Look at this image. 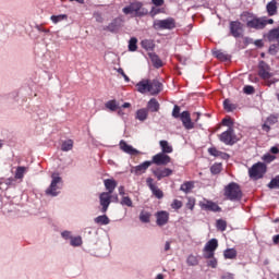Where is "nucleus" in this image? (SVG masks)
Returning <instances> with one entry per match:
<instances>
[{
    "instance_id": "f257e3e1",
    "label": "nucleus",
    "mask_w": 279,
    "mask_h": 279,
    "mask_svg": "<svg viewBox=\"0 0 279 279\" xmlns=\"http://www.w3.org/2000/svg\"><path fill=\"white\" fill-rule=\"evenodd\" d=\"M223 195L230 202H241L243 199V191H241V185L235 182L229 183L225 186Z\"/></svg>"
},
{
    "instance_id": "f03ea898",
    "label": "nucleus",
    "mask_w": 279,
    "mask_h": 279,
    "mask_svg": "<svg viewBox=\"0 0 279 279\" xmlns=\"http://www.w3.org/2000/svg\"><path fill=\"white\" fill-rule=\"evenodd\" d=\"M123 14H133L134 17L141 19L143 16H147L149 11L143 8V2L134 1L131 2L129 5L122 9Z\"/></svg>"
},
{
    "instance_id": "7ed1b4c3",
    "label": "nucleus",
    "mask_w": 279,
    "mask_h": 279,
    "mask_svg": "<svg viewBox=\"0 0 279 279\" xmlns=\"http://www.w3.org/2000/svg\"><path fill=\"white\" fill-rule=\"evenodd\" d=\"M246 16V27L248 29H265V17H257L251 13H244Z\"/></svg>"
},
{
    "instance_id": "20e7f679",
    "label": "nucleus",
    "mask_w": 279,
    "mask_h": 279,
    "mask_svg": "<svg viewBox=\"0 0 279 279\" xmlns=\"http://www.w3.org/2000/svg\"><path fill=\"white\" fill-rule=\"evenodd\" d=\"M218 138L225 145L232 146L235 145V143H239V137H236V134L234 133V128L232 126H229L227 131L218 135Z\"/></svg>"
},
{
    "instance_id": "39448f33",
    "label": "nucleus",
    "mask_w": 279,
    "mask_h": 279,
    "mask_svg": "<svg viewBox=\"0 0 279 279\" xmlns=\"http://www.w3.org/2000/svg\"><path fill=\"white\" fill-rule=\"evenodd\" d=\"M267 173V166L264 162H257L248 170V175L252 180H260Z\"/></svg>"
},
{
    "instance_id": "423d86ee",
    "label": "nucleus",
    "mask_w": 279,
    "mask_h": 279,
    "mask_svg": "<svg viewBox=\"0 0 279 279\" xmlns=\"http://www.w3.org/2000/svg\"><path fill=\"white\" fill-rule=\"evenodd\" d=\"M52 181L50 183V186L46 190V195H50L51 197H57L60 193V183L62 182V178H60L58 174L53 173L51 175Z\"/></svg>"
},
{
    "instance_id": "0eeeda50",
    "label": "nucleus",
    "mask_w": 279,
    "mask_h": 279,
    "mask_svg": "<svg viewBox=\"0 0 279 279\" xmlns=\"http://www.w3.org/2000/svg\"><path fill=\"white\" fill-rule=\"evenodd\" d=\"M151 165H157V167H167L171 162V157L165 153H158L151 158Z\"/></svg>"
},
{
    "instance_id": "6e6552de",
    "label": "nucleus",
    "mask_w": 279,
    "mask_h": 279,
    "mask_svg": "<svg viewBox=\"0 0 279 279\" xmlns=\"http://www.w3.org/2000/svg\"><path fill=\"white\" fill-rule=\"evenodd\" d=\"M99 202L101 206L100 211L104 214L108 213V208H110V204L112 203L111 194L106 192L100 193Z\"/></svg>"
},
{
    "instance_id": "1a4fd4ad",
    "label": "nucleus",
    "mask_w": 279,
    "mask_h": 279,
    "mask_svg": "<svg viewBox=\"0 0 279 279\" xmlns=\"http://www.w3.org/2000/svg\"><path fill=\"white\" fill-rule=\"evenodd\" d=\"M156 29H175V20L168 17L166 20H159L155 23Z\"/></svg>"
},
{
    "instance_id": "9d476101",
    "label": "nucleus",
    "mask_w": 279,
    "mask_h": 279,
    "mask_svg": "<svg viewBox=\"0 0 279 279\" xmlns=\"http://www.w3.org/2000/svg\"><path fill=\"white\" fill-rule=\"evenodd\" d=\"M146 184L157 199H162V197H165V192H162V190H160L156 184H154V179L147 178Z\"/></svg>"
},
{
    "instance_id": "9b49d317",
    "label": "nucleus",
    "mask_w": 279,
    "mask_h": 279,
    "mask_svg": "<svg viewBox=\"0 0 279 279\" xmlns=\"http://www.w3.org/2000/svg\"><path fill=\"white\" fill-rule=\"evenodd\" d=\"M279 116L278 114H270L266 118L264 124L262 125V130L269 134L271 132V125H276L278 123Z\"/></svg>"
},
{
    "instance_id": "f8f14e48",
    "label": "nucleus",
    "mask_w": 279,
    "mask_h": 279,
    "mask_svg": "<svg viewBox=\"0 0 279 279\" xmlns=\"http://www.w3.org/2000/svg\"><path fill=\"white\" fill-rule=\"evenodd\" d=\"M179 119L183 123L185 130H193L195 128V122L191 119V112L183 111Z\"/></svg>"
},
{
    "instance_id": "ddd939ff",
    "label": "nucleus",
    "mask_w": 279,
    "mask_h": 279,
    "mask_svg": "<svg viewBox=\"0 0 279 279\" xmlns=\"http://www.w3.org/2000/svg\"><path fill=\"white\" fill-rule=\"evenodd\" d=\"M155 217H156V223L160 228H162V226H167L169 223V211H167V210L157 211L155 214Z\"/></svg>"
},
{
    "instance_id": "4468645a",
    "label": "nucleus",
    "mask_w": 279,
    "mask_h": 279,
    "mask_svg": "<svg viewBox=\"0 0 279 279\" xmlns=\"http://www.w3.org/2000/svg\"><path fill=\"white\" fill-rule=\"evenodd\" d=\"M202 210H209L210 213H221L219 205L213 201H205L199 203Z\"/></svg>"
},
{
    "instance_id": "2eb2a0df",
    "label": "nucleus",
    "mask_w": 279,
    "mask_h": 279,
    "mask_svg": "<svg viewBox=\"0 0 279 279\" xmlns=\"http://www.w3.org/2000/svg\"><path fill=\"white\" fill-rule=\"evenodd\" d=\"M150 165H151V161H144L138 166L132 167L131 173H134V175H143V173L147 172V169H149Z\"/></svg>"
},
{
    "instance_id": "dca6fc26",
    "label": "nucleus",
    "mask_w": 279,
    "mask_h": 279,
    "mask_svg": "<svg viewBox=\"0 0 279 279\" xmlns=\"http://www.w3.org/2000/svg\"><path fill=\"white\" fill-rule=\"evenodd\" d=\"M153 174L157 180H162V178H169V175H173V170L169 168H157L153 169Z\"/></svg>"
},
{
    "instance_id": "f3484780",
    "label": "nucleus",
    "mask_w": 279,
    "mask_h": 279,
    "mask_svg": "<svg viewBox=\"0 0 279 279\" xmlns=\"http://www.w3.org/2000/svg\"><path fill=\"white\" fill-rule=\"evenodd\" d=\"M162 92V83L158 80L149 81L148 93L150 95H159Z\"/></svg>"
},
{
    "instance_id": "a211bd4d",
    "label": "nucleus",
    "mask_w": 279,
    "mask_h": 279,
    "mask_svg": "<svg viewBox=\"0 0 279 279\" xmlns=\"http://www.w3.org/2000/svg\"><path fill=\"white\" fill-rule=\"evenodd\" d=\"M230 32H231V35L234 38H241L242 32H243V27L241 26V22H238V21L231 22L230 23Z\"/></svg>"
},
{
    "instance_id": "6ab92c4d",
    "label": "nucleus",
    "mask_w": 279,
    "mask_h": 279,
    "mask_svg": "<svg viewBox=\"0 0 279 279\" xmlns=\"http://www.w3.org/2000/svg\"><path fill=\"white\" fill-rule=\"evenodd\" d=\"M258 75L262 80H269L271 77V73H269V65L262 61L258 65Z\"/></svg>"
},
{
    "instance_id": "aec40b11",
    "label": "nucleus",
    "mask_w": 279,
    "mask_h": 279,
    "mask_svg": "<svg viewBox=\"0 0 279 279\" xmlns=\"http://www.w3.org/2000/svg\"><path fill=\"white\" fill-rule=\"evenodd\" d=\"M120 149L124 151V154H129L130 156H138V150L132 145H129L126 141H120Z\"/></svg>"
},
{
    "instance_id": "412c9836",
    "label": "nucleus",
    "mask_w": 279,
    "mask_h": 279,
    "mask_svg": "<svg viewBox=\"0 0 279 279\" xmlns=\"http://www.w3.org/2000/svg\"><path fill=\"white\" fill-rule=\"evenodd\" d=\"M123 24V20L121 17L114 19L108 26V32L117 33L119 29H121V25Z\"/></svg>"
},
{
    "instance_id": "4be33fe9",
    "label": "nucleus",
    "mask_w": 279,
    "mask_h": 279,
    "mask_svg": "<svg viewBox=\"0 0 279 279\" xmlns=\"http://www.w3.org/2000/svg\"><path fill=\"white\" fill-rule=\"evenodd\" d=\"M266 40H268V43H278L279 44V26L277 28L270 29L267 33Z\"/></svg>"
},
{
    "instance_id": "5701e85b",
    "label": "nucleus",
    "mask_w": 279,
    "mask_h": 279,
    "mask_svg": "<svg viewBox=\"0 0 279 279\" xmlns=\"http://www.w3.org/2000/svg\"><path fill=\"white\" fill-rule=\"evenodd\" d=\"M266 11L268 16H276L278 14V2L276 0H271L266 5Z\"/></svg>"
},
{
    "instance_id": "b1692460",
    "label": "nucleus",
    "mask_w": 279,
    "mask_h": 279,
    "mask_svg": "<svg viewBox=\"0 0 279 279\" xmlns=\"http://www.w3.org/2000/svg\"><path fill=\"white\" fill-rule=\"evenodd\" d=\"M208 154L210 156H214L215 158H222L223 160H228V158H230V155H228V153L220 151L215 147L208 148Z\"/></svg>"
},
{
    "instance_id": "393cba45",
    "label": "nucleus",
    "mask_w": 279,
    "mask_h": 279,
    "mask_svg": "<svg viewBox=\"0 0 279 279\" xmlns=\"http://www.w3.org/2000/svg\"><path fill=\"white\" fill-rule=\"evenodd\" d=\"M106 191L105 193H109V195H112L114 193V189H117V181L114 179H106L104 181Z\"/></svg>"
},
{
    "instance_id": "a878e982",
    "label": "nucleus",
    "mask_w": 279,
    "mask_h": 279,
    "mask_svg": "<svg viewBox=\"0 0 279 279\" xmlns=\"http://www.w3.org/2000/svg\"><path fill=\"white\" fill-rule=\"evenodd\" d=\"M217 247H219V241L211 239L205 244L203 252H216Z\"/></svg>"
},
{
    "instance_id": "bb28decb",
    "label": "nucleus",
    "mask_w": 279,
    "mask_h": 279,
    "mask_svg": "<svg viewBox=\"0 0 279 279\" xmlns=\"http://www.w3.org/2000/svg\"><path fill=\"white\" fill-rule=\"evenodd\" d=\"M136 88L138 93L145 95V93H149V80H143L136 84Z\"/></svg>"
},
{
    "instance_id": "cd10ccee",
    "label": "nucleus",
    "mask_w": 279,
    "mask_h": 279,
    "mask_svg": "<svg viewBox=\"0 0 279 279\" xmlns=\"http://www.w3.org/2000/svg\"><path fill=\"white\" fill-rule=\"evenodd\" d=\"M148 58L151 60L155 69H160L162 66V60H160V57H158V54L155 52L148 53Z\"/></svg>"
},
{
    "instance_id": "c85d7f7f",
    "label": "nucleus",
    "mask_w": 279,
    "mask_h": 279,
    "mask_svg": "<svg viewBox=\"0 0 279 279\" xmlns=\"http://www.w3.org/2000/svg\"><path fill=\"white\" fill-rule=\"evenodd\" d=\"M147 109L150 112H158L160 110V102L156 98H151L147 104Z\"/></svg>"
},
{
    "instance_id": "c756f323",
    "label": "nucleus",
    "mask_w": 279,
    "mask_h": 279,
    "mask_svg": "<svg viewBox=\"0 0 279 279\" xmlns=\"http://www.w3.org/2000/svg\"><path fill=\"white\" fill-rule=\"evenodd\" d=\"M161 147V154H173V146L169 145V142L162 140L159 142Z\"/></svg>"
},
{
    "instance_id": "7c9ffc66",
    "label": "nucleus",
    "mask_w": 279,
    "mask_h": 279,
    "mask_svg": "<svg viewBox=\"0 0 279 279\" xmlns=\"http://www.w3.org/2000/svg\"><path fill=\"white\" fill-rule=\"evenodd\" d=\"M193 189H195V182L193 181H186L183 184H181L180 186V191H182L183 193H191V191H193Z\"/></svg>"
},
{
    "instance_id": "2f4dec72",
    "label": "nucleus",
    "mask_w": 279,
    "mask_h": 279,
    "mask_svg": "<svg viewBox=\"0 0 279 279\" xmlns=\"http://www.w3.org/2000/svg\"><path fill=\"white\" fill-rule=\"evenodd\" d=\"M214 56L217 58V60H221L222 62H228V60H230V56L221 50L214 51Z\"/></svg>"
},
{
    "instance_id": "473e14b6",
    "label": "nucleus",
    "mask_w": 279,
    "mask_h": 279,
    "mask_svg": "<svg viewBox=\"0 0 279 279\" xmlns=\"http://www.w3.org/2000/svg\"><path fill=\"white\" fill-rule=\"evenodd\" d=\"M95 223H98V226H108L110 223V218H108L106 215L98 216L94 219Z\"/></svg>"
},
{
    "instance_id": "72a5a7b5",
    "label": "nucleus",
    "mask_w": 279,
    "mask_h": 279,
    "mask_svg": "<svg viewBox=\"0 0 279 279\" xmlns=\"http://www.w3.org/2000/svg\"><path fill=\"white\" fill-rule=\"evenodd\" d=\"M105 108L111 112H116V110H119V104H117V100H109L105 104Z\"/></svg>"
},
{
    "instance_id": "f704fd0d",
    "label": "nucleus",
    "mask_w": 279,
    "mask_h": 279,
    "mask_svg": "<svg viewBox=\"0 0 279 279\" xmlns=\"http://www.w3.org/2000/svg\"><path fill=\"white\" fill-rule=\"evenodd\" d=\"M143 49H145L146 51H154V41L149 40V39H144L141 43Z\"/></svg>"
},
{
    "instance_id": "c9c22d12",
    "label": "nucleus",
    "mask_w": 279,
    "mask_h": 279,
    "mask_svg": "<svg viewBox=\"0 0 279 279\" xmlns=\"http://www.w3.org/2000/svg\"><path fill=\"white\" fill-rule=\"evenodd\" d=\"M216 228L217 230H219L220 232H226L227 228H228V221L223 220V219H218L216 221Z\"/></svg>"
},
{
    "instance_id": "e433bc0d",
    "label": "nucleus",
    "mask_w": 279,
    "mask_h": 279,
    "mask_svg": "<svg viewBox=\"0 0 279 279\" xmlns=\"http://www.w3.org/2000/svg\"><path fill=\"white\" fill-rule=\"evenodd\" d=\"M223 256H225V258L232 260V259L236 258V250H234V248H227L223 252Z\"/></svg>"
},
{
    "instance_id": "4c0bfd02",
    "label": "nucleus",
    "mask_w": 279,
    "mask_h": 279,
    "mask_svg": "<svg viewBox=\"0 0 279 279\" xmlns=\"http://www.w3.org/2000/svg\"><path fill=\"white\" fill-rule=\"evenodd\" d=\"M25 171H27V168L23 166L17 167L15 171V180H23Z\"/></svg>"
},
{
    "instance_id": "58836bf2",
    "label": "nucleus",
    "mask_w": 279,
    "mask_h": 279,
    "mask_svg": "<svg viewBox=\"0 0 279 279\" xmlns=\"http://www.w3.org/2000/svg\"><path fill=\"white\" fill-rule=\"evenodd\" d=\"M223 108L227 112H234L236 110V105L231 104L229 99L223 101Z\"/></svg>"
},
{
    "instance_id": "ea45409f",
    "label": "nucleus",
    "mask_w": 279,
    "mask_h": 279,
    "mask_svg": "<svg viewBox=\"0 0 279 279\" xmlns=\"http://www.w3.org/2000/svg\"><path fill=\"white\" fill-rule=\"evenodd\" d=\"M147 117H148L147 109L137 110L136 119H138V121H145V120H147Z\"/></svg>"
},
{
    "instance_id": "a19ab883",
    "label": "nucleus",
    "mask_w": 279,
    "mask_h": 279,
    "mask_svg": "<svg viewBox=\"0 0 279 279\" xmlns=\"http://www.w3.org/2000/svg\"><path fill=\"white\" fill-rule=\"evenodd\" d=\"M138 39L136 37H132L129 40V51H136L138 49Z\"/></svg>"
},
{
    "instance_id": "79ce46f5",
    "label": "nucleus",
    "mask_w": 279,
    "mask_h": 279,
    "mask_svg": "<svg viewBox=\"0 0 279 279\" xmlns=\"http://www.w3.org/2000/svg\"><path fill=\"white\" fill-rule=\"evenodd\" d=\"M186 263L190 267H195L199 265V259H197V256L195 255H189Z\"/></svg>"
},
{
    "instance_id": "37998d69",
    "label": "nucleus",
    "mask_w": 279,
    "mask_h": 279,
    "mask_svg": "<svg viewBox=\"0 0 279 279\" xmlns=\"http://www.w3.org/2000/svg\"><path fill=\"white\" fill-rule=\"evenodd\" d=\"M151 219V214L147 213V211H142L140 215V221H142V223H149Z\"/></svg>"
},
{
    "instance_id": "c03bdc74",
    "label": "nucleus",
    "mask_w": 279,
    "mask_h": 279,
    "mask_svg": "<svg viewBox=\"0 0 279 279\" xmlns=\"http://www.w3.org/2000/svg\"><path fill=\"white\" fill-rule=\"evenodd\" d=\"M62 151H71L73 149V140H68L61 145Z\"/></svg>"
},
{
    "instance_id": "a18cd8bd",
    "label": "nucleus",
    "mask_w": 279,
    "mask_h": 279,
    "mask_svg": "<svg viewBox=\"0 0 279 279\" xmlns=\"http://www.w3.org/2000/svg\"><path fill=\"white\" fill-rule=\"evenodd\" d=\"M120 204L121 206H128V208H132L134 206L130 196H122Z\"/></svg>"
},
{
    "instance_id": "49530a36",
    "label": "nucleus",
    "mask_w": 279,
    "mask_h": 279,
    "mask_svg": "<svg viewBox=\"0 0 279 279\" xmlns=\"http://www.w3.org/2000/svg\"><path fill=\"white\" fill-rule=\"evenodd\" d=\"M221 163H214L211 167H210V171L213 173V175H219V173H221Z\"/></svg>"
},
{
    "instance_id": "de8ad7c7",
    "label": "nucleus",
    "mask_w": 279,
    "mask_h": 279,
    "mask_svg": "<svg viewBox=\"0 0 279 279\" xmlns=\"http://www.w3.org/2000/svg\"><path fill=\"white\" fill-rule=\"evenodd\" d=\"M269 189H279V175L276 178L271 179V181L268 184Z\"/></svg>"
},
{
    "instance_id": "09e8293b",
    "label": "nucleus",
    "mask_w": 279,
    "mask_h": 279,
    "mask_svg": "<svg viewBox=\"0 0 279 279\" xmlns=\"http://www.w3.org/2000/svg\"><path fill=\"white\" fill-rule=\"evenodd\" d=\"M279 51V44H272L270 45L268 52L270 53V56H276V53H278Z\"/></svg>"
},
{
    "instance_id": "8fccbe9b",
    "label": "nucleus",
    "mask_w": 279,
    "mask_h": 279,
    "mask_svg": "<svg viewBox=\"0 0 279 279\" xmlns=\"http://www.w3.org/2000/svg\"><path fill=\"white\" fill-rule=\"evenodd\" d=\"M64 19H66V14H60V15H52L50 17V20L52 21V23H60V21H64Z\"/></svg>"
},
{
    "instance_id": "3c124183",
    "label": "nucleus",
    "mask_w": 279,
    "mask_h": 279,
    "mask_svg": "<svg viewBox=\"0 0 279 279\" xmlns=\"http://www.w3.org/2000/svg\"><path fill=\"white\" fill-rule=\"evenodd\" d=\"M71 245L73 247H80V245H82V238L81 236L72 238Z\"/></svg>"
},
{
    "instance_id": "603ef678",
    "label": "nucleus",
    "mask_w": 279,
    "mask_h": 279,
    "mask_svg": "<svg viewBox=\"0 0 279 279\" xmlns=\"http://www.w3.org/2000/svg\"><path fill=\"white\" fill-rule=\"evenodd\" d=\"M186 208H189V210H194V208H195V198L194 197H187Z\"/></svg>"
},
{
    "instance_id": "864d4df0",
    "label": "nucleus",
    "mask_w": 279,
    "mask_h": 279,
    "mask_svg": "<svg viewBox=\"0 0 279 279\" xmlns=\"http://www.w3.org/2000/svg\"><path fill=\"white\" fill-rule=\"evenodd\" d=\"M182 206H183L182 201H179V199H174L171 204V208H173V210H180Z\"/></svg>"
},
{
    "instance_id": "5fc2aeb1",
    "label": "nucleus",
    "mask_w": 279,
    "mask_h": 279,
    "mask_svg": "<svg viewBox=\"0 0 279 279\" xmlns=\"http://www.w3.org/2000/svg\"><path fill=\"white\" fill-rule=\"evenodd\" d=\"M182 113H180V106L175 105L172 110L173 119H180Z\"/></svg>"
},
{
    "instance_id": "6e6d98bb",
    "label": "nucleus",
    "mask_w": 279,
    "mask_h": 279,
    "mask_svg": "<svg viewBox=\"0 0 279 279\" xmlns=\"http://www.w3.org/2000/svg\"><path fill=\"white\" fill-rule=\"evenodd\" d=\"M203 256L206 260L215 258V251H203Z\"/></svg>"
},
{
    "instance_id": "4d7b16f0",
    "label": "nucleus",
    "mask_w": 279,
    "mask_h": 279,
    "mask_svg": "<svg viewBox=\"0 0 279 279\" xmlns=\"http://www.w3.org/2000/svg\"><path fill=\"white\" fill-rule=\"evenodd\" d=\"M217 265H218V262L215 257L209 258V260L207 262V267H211V269H217Z\"/></svg>"
},
{
    "instance_id": "13d9d810",
    "label": "nucleus",
    "mask_w": 279,
    "mask_h": 279,
    "mask_svg": "<svg viewBox=\"0 0 279 279\" xmlns=\"http://www.w3.org/2000/svg\"><path fill=\"white\" fill-rule=\"evenodd\" d=\"M243 92L245 93V95H254V86L246 85L244 86Z\"/></svg>"
},
{
    "instance_id": "bf43d9fd",
    "label": "nucleus",
    "mask_w": 279,
    "mask_h": 279,
    "mask_svg": "<svg viewBox=\"0 0 279 279\" xmlns=\"http://www.w3.org/2000/svg\"><path fill=\"white\" fill-rule=\"evenodd\" d=\"M94 17L97 23H104V16H101V13H94Z\"/></svg>"
},
{
    "instance_id": "052dcab7",
    "label": "nucleus",
    "mask_w": 279,
    "mask_h": 279,
    "mask_svg": "<svg viewBox=\"0 0 279 279\" xmlns=\"http://www.w3.org/2000/svg\"><path fill=\"white\" fill-rule=\"evenodd\" d=\"M222 125H227L228 128H230V125H232V119L230 118L222 119Z\"/></svg>"
},
{
    "instance_id": "680f3d73",
    "label": "nucleus",
    "mask_w": 279,
    "mask_h": 279,
    "mask_svg": "<svg viewBox=\"0 0 279 279\" xmlns=\"http://www.w3.org/2000/svg\"><path fill=\"white\" fill-rule=\"evenodd\" d=\"M151 2H153L154 5H156L157 8H160L161 5H165V0H151Z\"/></svg>"
},
{
    "instance_id": "e2e57ef3",
    "label": "nucleus",
    "mask_w": 279,
    "mask_h": 279,
    "mask_svg": "<svg viewBox=\"0 0 279 279\" xmlns=\"http://www.w3.org/2000/svg\"><path fill=\"white\" fill-rule=\"evenodd\" d=\"M118 191H119V195H121L122 197H125V186L120 185Z\"/></svg>"
},
{
    "instance_id": "0e129e2a",
    "label": "nucleus",
    "mask_w": 279,
    "mask_h": 279,
    "mask_svg": "<svg viewBox=\"0 0 279 279\" xmlns=\"http://www.w3.org/2000/svg\"><path fill=\"white\" fill-rule=\"evenodd\" d=\"M264 21H265V27H267V25H274V19L264 17Z\"/></svg>"
},
{
    "instance_id": "69168bd1",
    "label": "nucleus",
    "mask_w": 279,
    "mask_h": 279,
    "mask_svg": "<svg viewBox=\"0 0 279 279\" xmlns=\"http://www.w3.org/2000/svg\"><path fill=\"white\" fill-rule=\"evenodd\" d=\"M222 279H234V275L227 272L226 275L222 276Z\"/></svg>"
},
{
    "instance_id": "338daca9",
    "label": "nucleus",
    "mask_w": 279,
    "mask_h": 279,
    "mask_svg": "<svg viewBox=\"0 0 279 279\" xmlns=\"http://www.w3.org/2000/svg\"><path fill=\"white\" fill-rule=\"evenodd\" d=\"M272 241H274L275 245H278V243H279V234L274 235L272 236Z\"/></svg>"
},
{
    "instance_id": "774afa93",
    "label": "nucleus",
    "mask_w": 279,
    "mask_h": 279,
    "mask_svg": "<svg viewBox=\"0 0 279 279\" xmlns=\"http://www.w3.org/2000/svg\"><path fill=\"white\" fill-rule=\"evenodd\" d=\"M270 151H271V154H278V153H279V149H278V147L272 146V147L270 148Z\"/></svg>"
}]
</instances>
